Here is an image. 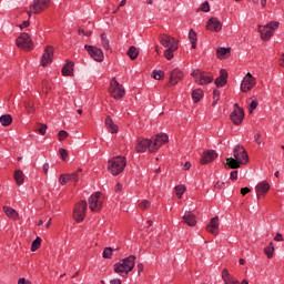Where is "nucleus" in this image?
<instances>
[{"instance_id": "nucleus-62", "label": "nucleus", "mask_w": 284, "mask_h": 284, "mask_svg": "<svg viewBox=\"0 0 284 284\" xmlns=\"http://www.w3.org/2000/svg\"><path fill=\"white\" fill-rule=\"evenodd\" d=\"M190 168H192V164L190 162H185V164L183 165V170L187 171L190 170Z\"/></svg>"}, {"instance_id": "nucleus-3", "label": "nucleus", "mask_w": 284, "mask_h": 284, "mask_svg": "<svg viewBox=\"0 0 284 284\" xmlns=\"http://www.w3.org/2000/svg\"><path fill=\"white\" fill-rule=\"evenodd\" d=\"M278 29V22L273 21L270 22L265 26H260L258 27V32L261 33V39L263 41H267L274 37V31Z\"/></svg>"}, {"instance_id": "nucleus-45", "label": "nucleus", "mask_w": 284, "mask_h": 284, "mask_svg": "<svg viewBox=\"0 0 284 284\" xmlns=\"http://www.w3.org/2000/svg\"><path fill=\"white\" fill-rule=\"evenodd\" d=\"M58 139L59 141H65V139H68V133L65 130H61L59 133H58Z\"/></svg>"}, {"instance_id": "nucleus-16", "label": "nucleus", "mask_w": 284, "mask_h": 284, "mask_svg": "<svg viewBox=\"0 0 284 284\" xmlns=\"http://www.w3.org/2000/svg\"><path fill=\"white\" fill-rule=\"evenodd\" d=\"M152 145V141L149 139H138L135 143V152H145Z\"/></svg>"}, {"instance_id": "nucleus-36", "label": "nucleus", "mask_w": 284, "mask_h": 284, "mask_svg": "<svg viewBox=\"0 0 284 284\" xmlns=\"http://www.w3.org/2000/svg\"><path fill=\"white\" fill-rule=\"evenodd\" d=\"M216 52H217L219 59H225V57H227V54H230V49H227V48H219L216 50Z\"/></svg>"}, {"instance_id": "nucleus-52", "label": "nucleus", "mask_w": 284, "mask_h": 284, "mask_svg": "<svg viewBox=\"0 0 284 284\" xmlns=\"http://www.w3.org/2000/svg\"><path fill=\"white\" fill-rule=\"evenodd\" d=\"M71 181H73V183L79 182V172L71 173Z\"/></svg>"}, {"instance_id": "nucleus-5", "label": "nucleus", "mask_w": 284, "mask_h": 284, "mask_svg": "<svg viewBox=\"0 0 284 284\" xmlns=\"http://www.w3.org/2000/svg\"><path fill=\"white\" fill-rule=\"evenodd\" d=\"M109 93L113 99H123V97H125V89H123V85H121L119 81H116V78H113L111 80Z\"/></svg>"}, {"instance_id": "nucleus-37", "label": "nucleus", "mask_w": 284, "mask_h": 284, "mask_svg": "<svg viewBox=\"0 0 284 284\" xmlns=\"http://www.w3.org/2000/svg\"><path fill=\"white\" fill-rule=\"evenodd\" d=\"M41 247V237H37L31 245V252H37Z\"/></svg>"}, {"instance_id": "nucleus-29", "label": "nucleus", "mask_w": 284, "mask_h": 284, "mask_svg": "<svg viewBox=\"0 0 284 284\" xmlns=\"http://www.w3.org/2000/svg\"><path fill=\"white\" fill-rule=\"evenodd\" d=\"M0 123L3 125V128H8L12 125V115L10 114H4L0 116Z\"/></svg>"}, {"instance_id": "nucleus-39", "label": "nucleus", "mask_w": 284, "mask_h": 284, "mask_svg": "<svg viewBox=\"0 0 284 284\" xmlns=\"http://www.w3.org/2000/svg\"><path fill=\"white\" fill-rule=\"evenodd\" d=\"M24 106L28 114H34V103H32L31 101L24 102Z\"/></svg>"}, {"instance_id": "nucleus-1", "label": "nucleus", "mask_w": 284, "mask_h": 284, "mask_svg": "<svg viewBox=\"0 0 284 284\" xmlns=\"http://www.w3.org/2000/svg\"><path fill=\"white\" fill-rule=\"evenodd\" d=\"M128 165V160L125 156H115L109 160L108 170L113 176H119Z\"/></svg>"}, {"instance_id": "nucleus-34", "label": "nucleus", "mask_w": 284, "mask_h": 284, "mask_svg": "<svg viewBox=\"0 0 284 284\" xmlns=\"http://www.w3.org/2000/svg\"><path fill=\"white\" fill-rule=\"evenodd\" d=\"M100 38L102 48H104V50H110V40L108 39V36H105V33H102Z\"/></svg>"}, {"instance_id": "nucleus-50", "label": "nucleus", "mask_w": 284, "mask_h": 284, "mask_svg": "<svg viewBox=\"0 0 284 284\" xmlns=\"http://www.w3.org/2000/svg\"><path fill=\"white\" fill-rule=\"evenodd\" d=\"M189 39L191 41H196V32L193 31V29H191L190 32H189Z\"/></svg>"}, {"instance_id": "nucleus-4", "label": "nucleus", "mask_w": 284, "mask_h": 284, "mask_svg": "<svg viewBox=\"0 0 284 284\" xmlns=\"http://www.w3.org/2000/svg\"><path fill=\"white\" fill-rule=\"evenodd\" d=\"M88 212V202L80 201L73 207V219L77 223H81L85 220V214Z\"/></svg>"}, {"instance_id": "nucleus-33", "label": "nucleus", "mask_w": 284, "mask_h": 284, "mask_svg": "<svg viewBox=\"0 0 284 284\" xmlns=\"http://www.w3.org/2000/svg\"><path fill=\"white\" fill-rule=\"evenodd\" d=\"M128 57H130V59L132 61H134V59H136V57H139V49H136V47H134V45L130 47V49L128 51Z\"/></svg>"}, {"instance_id": "nucleus-27", "label": "nucleus", "mask_w": 284, "mask_h": 284, "mask_svg": "<svg viewBox=\"0 0 284 284\" xmlns=\"http://www.w3.org/2000/svg\"><path fill=\"white\" fill-rule=\"evenodd\" d=\"M241 165H243V164L240 163V161L235 160V158L226 159L225 168H229V170H239V168H241Z\"/></svg>"}, {"instance_id": "nucleus-25", "label": "nucleus", "mask_w": 284, "mask_h": 284, "mask_svg": "<svg viewBox=\"0 0 284 284\" xmlns=\"http://www.w3.org/2000/svg\"><path fill=\"white\" fill-rule=\"evenodd\" d=\"M227 83V71L221 70L220 77L215 79L216 88H223Z\"/></svg>"}, {"instance_id": "nucleus-26", "label": "nucleus", "mask_w": 284, "mask_h": 284, "mask_svg": "<svg viewBox=\"0 0 284 284\" xmlns=\"http://www.w3.org/2000/svg\"><path fill=\"white\" fill-rule=\"evenodd\" d=\"M3 212L8 216V219H12V221H18L19 212L10 206H3Z\"/></svg>"}, {"instance_id": "nucleus-42", "label": "nucleus", "mask_w": 284, "mask_h": 284, "mask_svg": "<svg viewBox=\"0 0 284 284\" xmlns=\"http://www.w3.org/2000/svg\"><path fill=\"white\" fill-rule=\"evenodd\" d=\"M202 74H203V71L201 70H194L192 72V77L193 79H195L196 83H199V81L201 80Z\"/></svg>"}, {"instance_id": "nucleus-2", "label": "nucleus", "mask_w": 284, "mask_h": 284, "mask_svg": "<svg viewBox=\"0 0 284 284\" xmlns=\"http://www.w3.org/2000/svg\"><path fill=\"white\" fill-rule=\"evenodd\" d=\"M134 261H136V256L134 255H130L129 257L123 258L122 263L114 265V272L120 275L130 274V272L134 270Z\"/></svg>"}, {"instance_id": "nucleus-64", "label": "nucleus", "mask_w": 284, "mask_h": 284, "mask_svg": "<svg viewBox=\"0 0 284 284\" xmlns=\"http://www.w3.org/2000/svg\"><path fill=\"white\" fill-rule=\"evenodd\" d=\"M280 65H282V68H284V54L282 55V58L280 60Z\"/></svg>"}, {"instance_id": "nucleus-28", "label": "nucleus", "mask_w": 284, "mask_h": 284, "mask_svg": "<svg viewBox=\"0 0 284 284\" xmlns=\"http://www.w3.org/2000/svg\"><path fill=\"white\" fill-rule=\"evenodd\" d=\"M13 178H14V181H16L17 185H23V183L26 181V175H23V171L17 170L14 172Z\"/></svg>"}, {"instance_id": "nucleus-23", "label": "nucleus", "mask_w": 284, "mask_h": 284, "mask_svg": "<svg viewBox=\"0 0 284 284\" xmlns=\"http://www.w3.org/2000/svg\"><path fill=\"white\" fill-rule=\"evenodd\" d=\"M182 221L183 223H186V225H190V227H194V225H196V215L192 212H185Z\"/></svg>"}, {"instance_id": "nucleus-12", "label": "nucleus", "mask_w": 284, "mask_h": 284, "mask_svg": "<svg viewBox=\"0 0 284 284\" xmlns=\"http://www.w3.org/2000/svg\"><path fill=\"white\" fill-rule=\"evenodd\" d=\"M50 6V0H34L30 6V10L33 11V14H41Z\"/></svg>"}, {"instance_id": "nucleus-40", "label": "nucleus", "mask_w": 284, "mask_h": 284, "mask_svg": "<svg viewBox=\"0 0 284 284\" xmlns=\"http://www.w3.org/2000/svg\"><path fill=\"white\" fill-rule=\"evenodd\" d=\"M112 252H114L112 247H105L102 254L103 258H112Z\"/></svg>"}, {"instance_id": "nucleus-7", "label": "nucleus", "mask_w": 284, "mask_h": 284, "mask_svg": "<svg viewBox=\"0 0 284 284\" xmlns=\"http://www.w3.org/2000/svg\"><path fill=\"white\" fill-rule=\"evenodd\" d=\"M16 43L21 50H26L27 52L34 48V42H32L30 34L26 32L21 33L20 37L17 38Z\"/></svg>"}, {"instance_id": "nucleus-49", "label": "nucleus", "mask_w": 284, "mask_h": 284, "mask_svg": "<svg viewBox=\"0 0 284 284\" xmlns=\"http://www.w3.org/2000/svg\"><path fill=\"white\" fill-rule=\"evenodd\" d=\"M47 130H48V125L41 124L40 128L38 129V132H39V134H42V136H43V134H45Z\"/></svg>"}, {"instance_id": "nucleus-61", "label": "nucleus", "mask_w": 284, "mask_h": 284, "mask_svg": "<svg viewBox=\"0 0 284 284\" xmlns=\"http://www.w3.org/2000/svg\"><path fill=\"white\" fill-rule=\"evenodd\" d=\"M121 190H123V184L118 183V184L115 185V192H121Z\"/></svg>"}, {"instance_id": "nucleus-14", "label": "nucleus", "mask_w": 284, "mask_h": 284, "mask_svg": "<svg viewBox=\"0 0 284 284\" xmlns=\"http://www.w3.org/2000/svg\"><path fill=\"white\" fill-rule=\"evenodd\" d=\"M255 192H256V199L261 201L267 192H270V183L267 181H262L255 186Z\"/></svg>"}, {"instance_id": "nucleus-17", "label": "nucleus", "mask_w": 284, "mask_h": 284, "mask_svg": "<svg viewBox=\"0 0 284 284\" xmlns=\"http://www.w3.org/2000/svg\"><path fill=\"white\" fill-rule=\"evenodd\" d=\"M223 24L216 18H211L206 22V30H211L213 32H221Z\"/></svg>"}, {"instance_id": "nucleus-19", "label": "nucleus", "mask_w": 284, "mask_h": 284, "mask_svg": "<svg viewBox=\"0 0 284 284\" xmlns=\"http://www.w3.org/2000/svg\"><path fill=\"white\" fill-rule=\"evenodd\" d=\"M52 54H54V48L47 47L41 59V65H43V68L52 61Z\"/></svg>"}, {"instance_id": "nucleus-6", "label": "nucleus", "mask_w": 284, "mask_h": 284, "mask_svg": "<svg viewBox=\"0 0 284 284\" xmlns=\"http://www.w3.org/2000/svg\"><path fill=\"white\" fill-rule=\"evenodd\" d=\"M168 141H170V138L165 133H160V134L154 135L151 139L150 152H152V153L159 152V149L161 148V145H165V143H168Z\"/></svg>"}, {"instance_id": "nucleus-38", "label": "nucleus", "mask_w": 284, "mask_h": 284, "mask_svg": "<svg viewBox=\"0 0 284 284\" xmlns=\"http://www.w3.org/2000/svg\"><path fill=\"white\" fill-rule=\"evenodd\" d=\"M184 193H185V186H183V185L175 186V194H176L178 199H182Z\"/></svg>"}, {"instance_id": "nucleus-53", "label": "nucleus", "mask_w": 284, "mask_h": 284, "mask_svg": "<svg viewBox=\"0 0 284 284\" xmlns=\"http://www.w3.org/2000/svg\"><path fill=\"white\" fill-rule=\"evenodd\" d=\"M221 99V92L219 90L213 91V100L219 101Z\"/></svg>"}, {"instance_id": "nucleus-8", "label": "nucleus", "mask_w": 284, "mask_h": 284, "mask_svg": "<svg viewBox=\"0 0 284 284\" xmlns=\"http://www.w3.org/2000/svg\"><path fill=\"white\" fill-rule=\"evenodd\" d=\"M89 207L91 212H101V207H103V194L101 192L89 197Z\"/></svg>"}, {"instance_id": "nucleus-43", "label": "nucleus", "mask_w": 284, "mask_h": 284, "mask_svg": "<svg viewBox=\"0 0 284 284\" xmlns=\"http://www.w3.org/2000/svg\"><path fill=\"white\" fill-rule=\"evenodd\" d=\"M163 77H165V73L163 71H153V79H156V81H161Z\"/></svg>"}, {"instance_id": "nucleus-56", "label": "nucleus", "mask_w": 284, "mask_h": 284, "mask_svg": "<svg viewBox=\"0 0 284 284\" xmlns=\"http://www.w3.org/2000/svg\"><path fill=\"white\" fill-rule=\"evenodd\" d=\"M215 187L217 190H223V187H225V182H217V183H215Z\"/></svg>"}, {"instance_id": "nucleus-57", "label": "nucleus", "mask_w": 284, "mask_h": 284, "mask_svg": "<svg viewBox=\"0 0 284 284\" xmlns=\"http://www.w3.org/2000/svg\"><path fill=\"white\" fill-rule=\"evenodd\" d=\"M254 141H255V143H257V145H261V134H255Z\"/></svg>"}, {"instance_id": "nucleus-35", "label": "nucleus", "mask_w": 284, "mask_h": 284, "mask_svg": "<svg viewBox=\"0 0 284 284\" xmlns=\"http://www.w3.org/2000/svg\"><path fill=\"white\" fill-rule=\"evenodd\" d=\"M248 103V111L250 114H252L254 112V110H256V108H258V101L256 100H252L251 98L247 100Z\"/></svg>"}, {"instance_id": "nucleus-30", "label": "nucleus", "mask_w": 284, "mask_h": 284, "mask_svg": "<svg viewBox=\"0 0 284 284\" xmlns=\"http://www.w3.org/2000/svg\"><path fill=\"white\" fill-rule=\"evenodd\" d=\"M178 50H179V45H173L170 49H166L164 51L165 59H168V61L174 59V52H176Z\"/></svg>"}, {"instance_id": "nucleus-11", "label": "nucleus", "mask_w": 284, "mask_h": 284, "mask_svg": "<svg viewBox=\"0 0 284 284\" xmlns=\"http://www.w3.org/2000/svg\"><path fill=\"white\" fill-rule=\"evenodd\" d=\"M243 119H245V112L239 104H234V110L231 113V121L234 123V125H241L243 123Z\"/></svg>"}, {"instance_id": "nucleus-54", "label": "nucleus", "mask_w": 284, "mask_h": 284, "mask_svg": "<svg viewBox=\"0 0 284 284\" xmlns=\"http://www.w3.org/2000/svg\"><path fill=\"white\" fill-rule=\"evenodd\" d=\"M252 190L250 187H242L241 189V195L245 196V194H250Z\"/></svg>"}, {"instance_id": "nucleus-59", "label": "nucleus", "mask_w": 284, "mask_h": 284, "mask_svg": "<svg viewBox=\"0 0 284 284\" xmlns=\"http://www.w3.org/2000/svg\"><path fill=\"white\" fill-rule=\"evenodd\" d=\"M48 170H50V163H44L43 164V172H44V174H48Z\"/></svg>"}, {"instance_id": "nucleus-9", "label": "nucleus", "mask_w": 284, "mask_h": 284, "mask_svg": "<svg viewBox=\"0 0 284 284\" xmlns=\"http://www.w3.org/2000/svg\"><path fill=\"white\" fill-rule=\"evenodd\" d=\"M233 156L235 160L240 161L242 165H245L250 161V156L247 155V151L242 145H236L233 150Z\"/></svg>"}, {"instance_id": "nucleus-15", "label": "nucleus", "mask_w": 284, "mask_h": 284, "mask_svg": "<svg viewBox=\"0 0 284 284\" xmlns=\"http://www.w3.org/2000/svg\"><path fill=\"white\" fill-rule=\"evenodd\" d=\"M159 39H160L161 45H163L164 48L170 49V48H174V45H179V41L172 38L171 36L161 34Z\"/></svg>"}, {"instance_id": "nucleus-10", "label": "nucleus", "mask_w": 284, "mask_h": 284, "mask_svg": "<svg viewBox=\"0 0 284 284\" xmlns=\"http://www.w3.org/2000/svg\"><path fill=\"white\" fill-rule=\"evenodd\" d=\"M84 50H87V52H89L90 57H92V59L94 61H98L99 63H101V61H103V59H105V55H103V50H101L100 48L85 44Z\"/></svg>"}, {"instance_id": "nucleus-63", "label": "nucleus", "mask_w": 284, "mask_h": 284, "mask_svg": "<svg viewBox=\"0 0 284 284\" xmlns=\"http://www.w3.org/2000/svg\"><path fill=\"white\" fill-rule=\"evenodd\" d=\"M111 284H121V280L114 278L110 281Z\"/></svg>"}, {"instance_id": "nucleus-48", "label": "nucleus", "mask_w": 284, "mask_h": 284, "mask_svg": "<svg viewBox=\"0 0 284 284\" xmlns=\"http://www.w3.org/2000/svg\"><path fill=\"white\" fill-rule=\"evenodd\" d=\"M60 185H67L68 184V178H65V174H61L59 178Z\"/></svg>"}, {"instance_id": "nucleus-32", "label": "nucleus", "mask_w": 284, "mask_h": 284, "mask_svg": "<svg viewBox=\"0 0 284 284\" xmlns=\"http://www.w3.org/2000/svg\"><path fill=\"white\" fill-rule=\"evenodd\" d=\"M192 99H193L194 103H199V101H201V99H203V90H201V89L193 90Z\"/></svg>"}, {"instance_id": "nucleus-60", "label": "nucleus", "mask_w": 284, "mask_h": 284, "mask_svg": "<svg viewBox=\"0 0 284 284\" xmlns=\"http://www.w3.org/2000/svg\"><path fill=\"white\" fill-rule=\"evenodd\" d=\"M274 241H283V234L277 233L274 237Z\"/></svg>"}, {"instance_id": "nucleus-58", "label": "nucleus", "mask_w": 284, "mask_h": 284, "mask_svg": "<svg viewBox=\"0 0 284 284\" xmlns=\"http://www.w3.org/2000/svg\"><path fill=\"white\" fill-rule=\"evenodd\" d=\"M28 26H30V21H24V22H22L20 26H19V28L21 29V30H23V28H28Z\"/></svg>"}, {"instance_id": "nucleus-31", "label": "nucleus", "mask_w": 284, "mask_h": 284, "mask_svg": "<svg viewBox=\"0 0 284 284\" xmlns=\"http://www.w3.org/2000/svg\"><path fill=\"white\" fill-rule=\"evenodd\" d=\"M214 77L212 75H205V72H202V77L199 80L200 85H207V83H212Z\"/></svg>"}, {"instance_id": "nucleus-47", "label": "nucleus", "mask_w": 284, "mask_h": 284, "mask_svg": "<svg viewBox=\"0 0 284 284\" xmlns=\"http://www.w3.org/2000/svg\"><path fill=\"white\" fill-rule=\"evenodd\" d=\"M199 10H201L202 12H210V2L205 1L204 3H202Z\"/></svg>"}, {"instance_id": "nucleus-22", "label": "nucleus", "mask_w": 284, "mask_h": 284, "mask_svg": "<svg viewBox=\"0 0 284 284\" xmlns=\"http://www.w3.org/2000/svg\"><path fill=\"white\" fill-rule=\"evenodd\" d=\"M181 79H183V73L181 70L174 69L170 73V84L171 85H176L179 83V81H181Z\"/></svg>"}, {"instance_id": "nucleus-41", "label": "nucleus", "mask_w": 284, "mask_h": 284, "mask_svg": "<svg viewBox=\"0 0 284 284\" xmlns=\"http://www.w3.org/2000/svg\"><path fill=\"white\" fill-rule=\"evenodd\" d=\"M264 252L268 258H272V256L274 255V246L272 245V243L270 244V246L265 247Z\"/></svg>"}, {"instance_id": "nucleus-24", "label": "nucleus", "mask_w": 284, "mask_h": 284, "mask_svg": "<svg viewBox=\"0 0 284 284\" xmlns=\"http://www.w3.org/2000/svg\"><path fill=\"white\" fill-rule=\"evenodd\" d=\"M63 77H74V62L67 61L64 67L62 68Z\"/></svg>"}, {"instance_id": "nucleus-55", "label": "nucleus", "mask_w": 284, "mask_h": 284, "mask_svg": "<svg viewBox=\"0 0 284 284\" xmlns=\"http://www.w3.org/2000/svg\"><path fill=\"white\" fill-rule=\"evenodd\" d=\"M230 176L232 181H236L239 179V171H232Z\"/></svg>"}, {"instance_id": "nucleus-20", "label": "nucleus", "mask_w": 284, "mask_h": 284, "mask_svg": "<svg viewBox=\"0 0 284 284\" xmlns=\"http://www.w3.org/2000/svg\"><path fill=\"white\" fill-rule=\"evenodd\" d=\"M104 125H105L108 132H110L111 134H116V132H119V126L116 124H114V121L112 120V118L110 115H108L105 118Z\"/></svg>"}, {"instance_id": "nucleus-46", "label": "nucleus", "mask_w": 284, "mask_h": 284, "mask_svg": "<svg viewBox=\"0 0 284 284\" xmlns=\"http://www.w3.org/2000/svg\"><path fill=\"white\" fill-rule=\"evenodd\" d=\"M150 205H151L150 201L143 200V201L139 204V207H140L141 210H148V207H150Z\"/></svg>"}, {"instance_id": "nucleus-44", "label": "nucleus", "mask_w": 284, "mask_h": 284, "mask_svg": "<svg viewBox=\"0 0 284 284\" xmlns=\"http://www.w3.org/2000/svg\"><path fill=\"white\" fill-rule=\"evenodd\" d=\"M231 276H232V275H230V272L227 271V268H225V270L222 272V278H223L224 283H227L229 281H231V280H230Z\"/></svg>"}, {"instance_id": "nucleus-51", "label": "nucleus", "mask_w": 284, "mask_h": 284, "mask_svg": "<svg viewBox=\"0 0 284 284\" xmlns=\"http://www.w3.org/2000/svg\"><path fill=\"white\" fill-rule=\"evenodd\" d=\"M60 155L62 161H65V159H68V151L65 149H60Z\"/></svg>"}, {"instance_id": "nucleus-21", "label": "nucleus", "mask_w": 284, "mask_h": 284, "mask_svg": "<svg viewBox=\"0 0 284 284\" xmlns=\"http://www.w3.org/2000/svg\"><path fill=\"white\" fill-rule=\"evenodd\" d=\"M206 231L214 236L219 234V216L211 219L210 224L206 226Z\"/></svg>"}, {"instance_id": "nucleus-13", "label": "nucleus", "mask_w": 284, "mask_h": 284, "mask_svg": "<svg viewBox=\"0 0 284 284\" xmlns=\"http://www.w3.org/2000/svg\"><path fill=\"white\" fill-rule=\"evenodd\" d=\"M254 85H256V80L252 77V73H247L241 83V90L242 92H250Z\"/></svg>"}, {"instance_id": "nucleus-18", "label": "nucleus", "mask_w": 284, "mask_h": 284, "mask_svg": "<svg viewBox=\"0 0 284 284\" xmlns=\"http://www.w3.org/2000/svg\"><path fill=\"white\" fill-rule=\"evenodd\" d=\"M216 156H219V154H216V151L214 150L205 151L200 160V163L202 165H207V163H212V161H214Z\"/></svg>"}]
</instances>
